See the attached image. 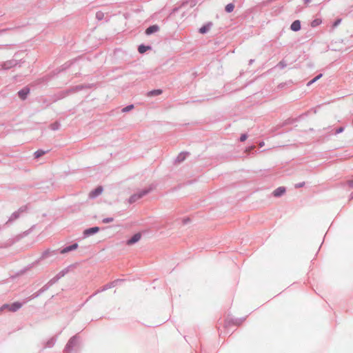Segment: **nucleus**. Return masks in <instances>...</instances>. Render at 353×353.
I'll list each match as a JSON object with an SVG mask.
<instances>
[{
	"mask_svg": "<svg viewBox=\"0 0 353 353\" xmlns=\"http://www.w3.org/2000/svg\"><path fill=\"white\" fill-rule=\"evenodd\" d=\"M22 306V304L19 303V302H15L12 304H5L3 305H2L1 307H0V310L2 311L4 309H7L10 312H15L17 311V310L20 309Z\"/></svg>",
	"mask_w": 353,
	"mask_h": 353,
	"instance_id": "f257e3e1",
	"label": "nucleus"
},
{
	"mask_svg": "<svg viewBox=\"0 0 353 353\" xmlns=\"http://www.w3.org/2000/svg\"><path fill=\"white\" fill-rule=\"evenodd\" d=\"M150 190L151 189H148V190H143L139 194H134V195H132L130 197V202L136 201L137 199L141 198L143 196H144L146 194H148L150 191Z\"/></svg>",
	"mask_w": 353,
	"mask_h": 353,
	"instance_id": "f03ea898",
	"label": "nucleus"
},
{
	"mask_svg": "<svg viewBox=\"0 0 353 353\" xmlns=\"http://www.w3.org/2000/svg\"><path fill=\"white\" fill-rule=\"evenodd\" d=\"M141 238V233H137L135 234L134 235H133V236L129 240H128L126 241V244L128 245H131L137 242H138Z\"/></svg>",
	"mask_w": 353,
	"mask_h": 353,
	"instance_id": "7ed1b4c3",
	"label": "nucleus"
},
{
	"mask_svg": "<svg viewBox=\"0 0 353 353\" xmlns=\"http://www.w3.org/2000/svg\"><path fill=\"white\" fill-rule=\"evenodd\" d=\"M103 191V189L101 186L97 187L95 190L91 191L89 194V196L90 198H95L97 196L100 195Z\"/></svg>",
	"mask_w": 353,
	"mask_h": 353,
	"instance_id": "20e7f679",
	"label": "nucleus"
},
{
	"mask_svg": "<svg viewBox=\"0 0 353 353\" xmlns=\"http://www.w3.org/2000/svg\"><path fill=\"white\" fill-rule=\"evenodd\" d=\"M159 30V27L158 26H157V25L151 26L146 29L145 34H150L157 32Z\"/></svg>",
	"mask_w": 353,
	"mask_h": 353,
	"instance_id": "39448f33",
	"label": "nucleus"
},
{
	"mask_svg": "<svg viewBox=\"0 0 353 353\" xmlns=\"http://www.w3.org/2000/svg\"><path fill=\"white\" fill-rule=\"evenodd\" d=\"M285 192V188L284 187H279L274 190L273 195L274 196H280L283 194Z\"/></svg>",
	"mask_w": 353,
	"mask_h": 353,
	"instance_id": "423d86ee",
	"label": "nucleus"
},
{
	"mask_svg": "<svg viewBox=\"0 0 353 353\" xmlns=\"http://www.w3.org/2000/svg\"><path fill=\"white\" fill-rule=\"evenodd\" d=\"M30 90L28 88H23L18 92L19 97L21 99H25L29 93Z\"/></svg>",
	"mask_w": 353,
	"mask_h": 353,
	"instance_id": "0eeeda50",
	"label": "nucleus"
},
{
	"mask_svg": "<svg viewBox=\"0 0 353 353\" xmlns=\"http://www.w3.org/2000/svg\"><path fill=\"white\" fill-rule=\"evenodd\" d=\"M99 231V227H93L84 231L85 235H90Z\"/></svg>",
	"mask_w": 353,
	"mask_h": 353,
	"instance_id": "6e6552de",
	"label": "nucleus"
},
{
	"mask_svg": "<svg viewBox=\"0 0 353 353\" xmlns=\"http://www.w3.org/2000/svg\"><path fill=\"white\" fill-rule=\"evenodd\" d=\"M291 29L293 31H298L301 29V23L299 20L294 21L291 25Z\"/></svg>",
	"mask_w": 353,
	"mask_h": 353,
	"instance_id": "1a4fd4ad",
	"label": "nucleus"
},
{
	"mask_svg": "<svg viewBox=\"0 0 353 353\" xmlns=\"http://www.w3.org/2000/svg\"><path fill=\"white\" fill-rule=\"evenodd\" d=\"M77 248V244H73L70 246H68L66 248H65L64 249H63L61 251V254H65L66 252H68L70 251H72L73 250H75L76 248Z\"/></svg>",
	"mask_w": 353,
	"mask_h": 353,
	"instance_id": "9d476101",
	"label": "nucleus"
},
{
	"mask_svg": "<svg viewBox=\"0 0 353 353\" xmlns=\"http://www.w3.org/2000/svg\"><path fill=\"white\" fill-rule=\"evenodd\" d=\"M210 28V24L204 26L199 29V32L201 34L205 33Z\"/></svg>",
	"mask_w": 353,
	"mask_h": 353,
	"instance_id": "9b49d317",
	"label": "nucleus"
},
{
	"mask_svg": "<svg viewBox=\"0 0 353 353\" xmlns=\"http://www.w3.org/2000/svg\"><path fill=\"white\" fill-rule=\"evenodd\" d=\"M150 48L149 46H143V45H142V46H140L139 47L138 50H139V52L140 53H141V54H142V53H144L145 52H146V51H147L148 50H149Z\"/></svg>",
	"mask_w": 353,
	"mask_h": 353,
	"instance_id": "f8f14e48",
	"label": "nucleus"
},
{
	"mask_svg": "<svg viewBox=\"0 0 353 353\" xmlns=\"http://www.w3.org/2000/svg\"><path fill=\"white\" fill-rule=\"evenodd\" d=\"M234 6L233 3H229L225 6V11L227 12H231L234 10Z\"/></svg>",
	"mask_w": 353,
	"mask_h": 353,
	"instance_id": "ddd939ff",
	"label": "nucleus"
},
{
	"mask_svg": "<svg viewBox=\"0 0 353 353\" xmlns=\"http://www.w3.org/2000/svg\"><path fill=\"white\" fill-rule=\"evenodd\" d=\"M162 91L161 90H154L151 92H150L148 95V96H154V95H159L161 94Z\"/></svg>",
	"mask_w": 353,
	"mask_h": 353,
	"instance_id": "4468645a",
	"label": "nucleus"
},
{
	"mask_svg": "<svg viewBox=\"0 0 353 353\" xmlns=\"http://www.w3.org/2000/svg\"><path fill=\"white\" fill-rule=\"evenodd\" d=\"M321 23V20L319 19H316L312 21L311 26L312 27H316V26L320 25Z\"/></svg>",
	"mask_w": 353,
	"mask_h": 353,
	"instance_id": "2eb2a0df",
	"label": "nucleus"
},
{
	"mask_svg": "<svg viewBox=\"0 0 353 353\" xmlns=\"http://www.w3.org/2000/svg\"><path fill=\"white\" fill-rule=\"evenodd\" d=\"M46 152L43 150H37L34 152V157L36 159L39 158L40 157L43 156Z\"/></svg>",
	"mask_w": 353,
	"mask_h": 353,
	"instance_id": "dca6fc26",
	"label": "nucleus"
},
{
	"mask_svg": "<svg viewBox=\"0 0 353 353\" xmlns=\"http://www.w3.org/2000/svg\"><path fill=\"white\" fill-rule=\"evenodd\" d=\"M114 221V219L112 217H110V218H105V219H103L102 222L103 223H111Z\"/></svg>",
	"mask_w": 353,
	"mask_h": 353,
	"instance_id": "f3484780",
	"label": "nucleus"
},
{
	"mask_svg": "<svg viewBox=\"0 0 353 353\" xmlns=\"http://www.w3.org/2000/svg\"><path fill=\"white\" fill-rule=\"evenodd\" d=\"M133 108H134V105H128V106L125 107V108L122 110V111H123V112H128V111H130V110H132V109H133Z\"/></svg>",
	"mask_w": 353,
	"mask_h": 353,
	"instance_id": "a211bd4d",
	"label": "nucleus"
},
{
	"mask_svg": "<svg viewBox=\"0 0 353 353\" xmlns=\"http://www.w3.org/2000/svg\"><path fill=\"white\" fill-rule=\"evenodd\" d=\"M246 139H247V135L245 134H241V136L240 137V141L243 142V141H245Z\"/></svg>",
	"mask_w": 353,
	"mask_h": 353,
	"instance_id": "6ab92c4d",
	"label": "nucleus"
},
{
	"mask_svg": "<svg viewBox=\"0 0 353 353\" xmlns=\"http://www.w3.org/2000/svg\"><path fill=\"white\" fill-rule=\"evenodd\" d=\"M321 76H322V74H319V75H318V76H317V77H316L314 79H313L311 81H310V82H309V84H310V83H313V82L316 81L317 79H319V78H321Z\"/></svg>",
	"mask_w": 353,
	"mask_h": 353,
	"instance_id": "aec40b11",
	"label": "nucleus"
},
{
	"mask_svg": "<svg viewBox=\"0 0 353 353\" xmlns=\"http://www.w3.org/2000/svg\"><path fill=\"white\" fill-rule=\"evenodd\" d=\"M344 128L343 127H341L336 130V133H341L343 131Z\"/></svg>",
	"mask_w": 353,
	"mask_h": 353,
	"instance_id": "412c9836",
	"label": "nucleus"
},
{
	"mask_svg": "<svg viewBox=\"0 0 353 353\" xmlns=\"http://www.w3.org/2000/svg\"><path fill=\"white\" fill-rule=\"evenodd\" d=\"M341 23V19H338L337 21H336L333 25V26H338L339 23Z\"/></svg>",
	"mask_w": 353,
	"mask_h": 353,
	"instance_id": "4be33fe9",
	"label": "nucleus"
},
{
	"mask_svg": "<svg viewBox=\"0 0 353 353\" xmlns=\"http://www.w3.org/2000/svg\"><path fill=\"white\" fill-rule=\"evenodd\" d=\"M348 185L350 188H353V179L348 181Z\"/></svg>",
	"mask_w": 353,
	"mask_h": 353,
	"instance_id": "5701e85b",
	"label": "nucleus"
},
{
	"mask_svg": "<svg viewBox=\"0 0 353 353\" xmlns=\"http://www.w3.org/2000/svg\"><path fill=\"white\" fill-rule=\"evenodd\" d=\"M264 145V142H261L259 143L260 147H263Z\"/></svg>",
	"mask_w": 353,
	"mask_h": 353,
	"instance_id": "b1692460",
	"label": "nucleus"
},
{
	"mask_svg": "<svg viewBox=\"0 0 353 353\" xmlns=\"http://www.w3.org/2000/svg\"><path fill=\"white\" fill-rule=\"evenodd\" d=\"M254 148V147H251L250 148H249L247 151H250L251 150H252Z\"/></svg>",
	"mask_w": 353,
	"mask_h": 353,
	"instance_id": "393cba45",
	"label": "nucleus"
}]
</instances>
